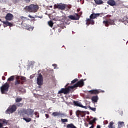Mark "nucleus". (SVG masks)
I'll use <instances>...</instances> for the list:
<instances>
[{"label":"nucleus","instance_id":"4","mask_svg":"<svg viewBox=\"0 0 128 128\" xmlns=\"http://www.w3.org/2000/svg\"><path fill=\"white\" fill-rule=\"evenodd\" d=\"M16 110H18V107L15 104L10 106L8 109L6 110V114H14V112H16Z\"/></svg>","mask_w":128,"mask_h":128},{"label":"nucleus","instance_id":"41","mask_svg":"<svg viewBox=\"0 0 128 128\" xmlns=\"http://www.w3.org/2000/svg\"><path fill=\"white\" fill-rule=\"evenodd\" d=\"M28 18H34V17L32 16V15H29Z\"/></svg>","mask_w":128,"mask_h":128},{"label":"nucleus","instance_id":"1","mask_svg":"<svg viewBox=\"0 0 128 128\" xmlns=\"http://www.w3.org/2000/svg\"><path fill=\"white\" fill-rule=\"evenodd\" d=\"M20 19L19 20L20 22H22L20 26L23 28H26L27 30H34V28L28 26V25L24 24L25 22L28 20V18L24 16H21Z\"/></svg>","mask_w":128,"mask_h":128},{"label":"nucleus","instance_id":"2","mask_svg":"<svg viewBox=\"0 0 128 128\" xmlns=\"http://www.w3.org/2000/svg\"><path fill=\"white\" fill-rule=\"evenodd\" d=\"M100 16V14H91V16H90V19H87L86 22V26H88L90 24H92V26H94V24L95 22L94 20H96V18H98Z\"/></svg>","mask_w":128,"mask_h":128},{"label":"nucleus","instance_id":"24","mask_svg":"<svg viewBox=\"0 0 128 128\" xmlns=\"http://www.w3.org/2000/svg\"><path fill=\"white\" fill-rule=\"evenodd\" d=\"M77 88V87L75 84L74 86H69L68 88H67L69 89V94L70 92V90H74V88Z\"/></svg>","mask_w":128,"mask_h":128},{"label":"nucleus","instance_id":"30","mask_svg":"<svg viewBox=\"0 0 128 128\" xmlns=\"http://www.w3.org/2000/svg\"><path fill=\"white\" fill-rule=\"evenodd\" d=\"M22 102V98H17L16 100V102Z\"/></svg>","mask_w":128,"mask_h":128},{"label":"nucleus","instance_id":"43","mask_svg":"<svg viewBox=\"0 0 128 128\" xmlns=\"http://www.w3.org/2000/svg\"><path fill=\"white\" fill-rule=\"evenodd\" d=\"M46 118H50V116L48 114H46Z\"/></svg>","mask_w":128,"mask_h":128},{"label":"nucleus","instance_id":"52","mask_svg":"<svg viewBox=\"0 0 128 128\" xmlns=\"http://www.w3.org/2000/svg\"><path fill=\"white\" fill-rule=\"evenodd\" d=\"M53 66H56V64H53Z\"/></svg>","mask_w":128,"mask_h":128},{"label":"nucleus","instance_id":"6","mask_svg":"<svg viewBox=\"0 0 128 128\" xmlns=\"http://www.w3.org/2000/svg\"><path fill=\"white\" fill-rule=\"evenodd\" d=\"M10 90V84L6 82L1 87V92L2 94H4L6 92H8Z\"/></svg>","mask_w":128,"mask_h":128},{"label":"nucleus","instance_id":"42","mask_svg":"<svg viewBox=\"0 0 128 128\" xmlns=\"http://www.w3.org/2000/svg\"><path fill=\"white\" fill-rule=\"evenodd\" d=\"M34 114H35V116H39V115H40V114H38V112H36L34 113Z\"/></svg>","mask_w":128,"mask_h":128},{"label":"nucleus","instance_id":"32","mask_svg":"<svg viewBox=\"0 0 128 128\" xmlns=\"http://www.w3.org/2000/svg\"><path fill=\"white\" fill-rule=\"evenodd\" d=\"M82 114V112L80 111V110H78L76 112V115L77 116L78 118V116H80Z\"/></svg>","mask_w":128,"mask_h":128},{"label":"nucleus","instance_id":"11","mask_svg":"<svg viewBox=\"0 0 128 128\" xmlns=\"http://www.w3.org/2000/svg\"><path fill=\"white\" fill-rule=\"evenodd\" d=\"M52 116H58V118H64L66 116V114H62L61 112H55L52 114Z\"/></svg>","mask_w":128,"mask_h":128},{"label":"nucleus","instance_id":"34","mask_svg":"<svg viewBox=\"0 0 128 128\" xmlns=\"http://www.w3.org/2000/svg\"><path fill=\"white\" fill-rule=\"evenodd\" d=\"M78 82V78H76V79L74 80H72V84H76V82Z\"/></svg>","mask_w":128,"mask_h":128},{"label":"nucleus","instance_id":"56","mask_svg":"<svg viewBox=\"0 0 128 128\" xmlns=\"http://www.w3.org/2000/svg\"><path fill=\"white\" fill-rule=\"evenodd\" d=\"M50 8H52V6H50Z\"/></svg>","mask_w":128,"mask_h":128},{"label":"nucleus","instance_id":"20","mask_svg":"<svg viewBox=\"0 0 128 128\" xmlns=\"http://www.w3.org/2000/svg\"><path fill=\"white\" fill-rule=\"evenodd\" d=\"M124 126H126L124 122H118V128H122Z\"/></svg>","mask_w":128,"mask_h":128},{"label":"nucleus","instance_id":"54","mask_svg":"<svg viewBox=\"0 0 128 128\" xmlns=\"http://www.w3.org/2000/svg\"><path fill=\"white\" fill-rule=\"evenodd\" d=\"M0 22H2V20H1V19H0Z\"/></svg>","mask_w":128,"mask_h":128},{"label":"nucleus","instance_id":"29","mask_svg":"<svg viewBox=\"0 0 128 128\" xmlns=\"http://www.w3.org/2000/svg\"><path fill=\"white\" fill-rule=\"evenodd\" d=\"M24 120H25V122H30V121L32 120V118H23Z\"/></svg>","mask_w":128,"mask_h":128},{"label":"nucleus","instance_id":"38","mask_svg":"<svg viewBox=\"0 0 128 128\" xmlns=\"http://www.w3.org/2000/svg\"><path fill=\"white\" fill-rule=\"evenodd\" d=\"M24 2H26V4H30V0H24Z\"/></svg>","mask_w":128,"mask_h":128},{"label":"nucleus","instance_id":"5","mask_svg":"<svg viewBox=\"0 0 128 128\" xmlns=\"http://www.w3.org/2000/svg\"><path fill=\"white\" fill-rule=\"evenodd\" d=\"M114 22V20H112L110 18L106 19L103 22L106 28H108L110 26H114V24H116Z\"/></svg>","mask_w":128,"mask_h":128},{"label":"nucleus","instance_id":"7","mask_svg":"<svg viewBox=\"0 0 128 128\" xmlns=\"http://www.w3.org/2000/svg\"><path fill=\"white\" fill-rule=\"evenodd\" d=\"M24 112L27 116H30V118H34V110L32 109H28L24 110Z\"/></svg>","mask_w":128,"mask_h":128},{"label":"nucleus","instance_id":"47","mask_svg":"<svg viewBox=\"0 0 128 128\" xmlns=\"http://www.w3.org/2000/svg\"><path fill=\"white\" fill-rule=\"evenodd\" d=\"M85 126H86V128H88V124H86V123H85Z\"/></svg>","mask_w":128,"mask_h":128},{"label":"nucleus","instance_id":"28","mask_svg":"<svg viewBox=\"0 0 128 128\" xmlns=\"http://www.w3.org/2000/svg\"><path fill=\"white\" fill-rule=\"evenodd\" d=\"M14 76H12L8 79V82H14Z\"/></svg>","mask_w":128,"mask_h":128},{"label":"nucleus","instance_id":"25","mask_svg":"<svg viewBox=\"0 0 128 128\" xmlns=\"http://www.w3.org/2000/svg\"><path fill=\"white\" fill-rule=\"evenodd\" d=\"M96 119H94L92 120H90L89 122V124H90V126H94V124H96Z\"/></svg>","mask_w":128,"mask_h":128},{"label":"nucleus","instance_id":"26","mask_svg":"<svg viewBox=\"0 0 128 128\" xmlns=\"http://www.w3.org/2000/svg\"><path fill=\"white\" fill-rule=\"evenodd\" d=\"M67 128H76L74 124H68L67 125Z\"/></svg>","mask_w":128,"mask_h":128},{"label":"nucleus","instance_id":"51","mask_svg":"<svg viewBox=\"0 0 128 128\" xmlns=\"http://www.w3.org/2000/svg\"><path fill=\"white\" fill-rule=\"evenodd\" d=\"M36 118H40V115L37 116Z\"/></svg>","mask_w":128,"mask_h":128},{"label":"nucleus","instance_id":"23","mask_svg":"<svg viewBox=\"0 0 128 128\" xmlns=\"http://www.w3.org/2000/svg\"><path fill=\"white\" fill-rule=\"evenodd\" d=\"M16 80H22V82H24V81L26 80V77H20V76H18L16 78Z\"/></svg>","mask_w":128,"mask_h":128},{"label":"nucleus","instance_id":"36","mask_svg":"<svg viewBox=\"0 0 128 128\" xmlns=\"http://www.w3.org/2000/svg\"><path fill=\"white\" fill-rule=\"evenodd\" d=\"M2 122L4 124H8V122L6 120H2Z\"/></svg>","mask_w":128,"mask_h":128},{"label":"nucleus","instance_id":"8","mask_svg":"<svg viewBox=\"0 0 128 128\" xmlns=\"http://www.w3.org/2000/svg\"><path fill=\"white\" fill-rule=\"evenodd\" d=\"M55 8H58V10H64L66 8V4H57L54 5Z\"/></svg>","mask_w":128,"mask_h":128},{"label":"nucleus","instance_id":"37","mask_svg":"<svg viewBox=\"0 0 128 128\" xmlns=\"http://www.w3.org/2000/svg\"><path fill=\"white\" fill-rule=\"evenodd\" d=\"M90 128H94V125H92ZM97 128H102L100 127V126L98 125L97 126Z\"/></svg>","mask_w":128,"mask_h":128},{"label":"nucleus","instance_id":"18","mask_svg":"<svg viewBox=\"0 0 128 128\" xmlns=\"http://www.w3.org/2000/svg\"><path fill=\"white\" fill-rule=\"evenodd\" d=\"M107 4H109V6H116V2L114 0H109Z\"/></svg>","mask_w":128,"mask_h":128},{"label":"nucleus","instance_id":"3","mask_svg":"<svg viewBox=\"0 0 128 128\" xmlns=\"http://www.w3.org/2000/svg\"><path fill=\"white\" fill-rule=\"evenodd\" d=\"M26 10H28L30 12H38V10H40V6L38 5L31 4L30 6H26Z\"/></svg>","mask_w":128,"mask_h":128},{"label":"nucleus","instance_id":"39","mask_svg":"<svg viewBox=\"0 0 128 128\" xmlns=\"http://www.w3.org/2000/svg\"><path fill=\"white\" fill-rule=\"evenodd\" d=\"M4 128V124L2 123H0V128Z\"/></svg>","mask_w":128,"mask_h":128},{"label":"nucleus","instance_id":"55","mask_svg":"<svg viewBox=\"0 0 128 128\" xmlns=\"http://www.w3.org/2000/svg\"><path fill=\"white\" fill-rule=\"evenodd\" d=\"M36 18H38V16H36Z\"/></svg>","mask_w":128,"mask_h":128},{"label":"nucleus","instance_id":"17","mask_svg":"<svg viewBox=\"0 0 128 128\" xmlns=\"http://www.w3.org/2000/svg\"><path fill=\"white\" fill-rule=\"evenodd\" d=\"M88 92L89 94H100V92H102L100 90H92L88 91Z\"/></svg>","mask_w":128,"mask_h":128},{"label":"nucleus","instance_id":"31","mask_svg":"<svg viewBox=\"0 0 128 128\" xmlns=\"http://www.w3.org/2000/svg\"><path fill=\"white\" fill-rule=\"evenodd\" d=\"M61 122L63 124H64V122H68V119H62Z\"/></svg>","mask_w":128,"mask_h":128},{"label":"nucleus","instance_id":"40","mask_svg":"<svg viewBox=\"0 0 128 128\" xmlns=\"http://www.w3.org/2000/svg\"><path fill=\"white\" fill-rule=\"evenodd\" d=\"M23 106L22 104L20 103L18 104V106Z\"/></svg>","mask_w":128,"mask_h":128},{"label":"nucleus","instance_id":"12","mask_svg":"<svg viewBox=\"0 0 128 128\" xmlns=\"http://www.w3.org/2000/svg\"><path fill=\"white\" fill-rule=\"evenodd\" d=\"M58 94H70V89L68 88H62L60 91L58 92Z\"/></svg>","mask_w":128,"mask_h":128},{"label":"nucleus","instance_id":"27","mask_svg":"<svg viewBox=\"0 0 128 128\" xmlns=\"http://www.w3.org/2000/svg\"><path fill=\"white\" fill-rule=\"evenodd\" d=\"M114 122H110V125L108 126V128H116V127L114 126Z\"/></svg>","mask_w":128,"mask_h":128},{"label":"nucleus","instance_id":"19","mask_svg":"<svg viewBox=\"0 0 128 128\" xmlns=\"http://www.w3.org/2000/svg\"><path fill=\"white\" fill-rule=\"evenodd\" d=\"M98 96H94L92 97V102L96 103V102H98Z\"/></svg>","mask_w":128,"mask_h":128},{"label":"nucleus","instance_id":"44","mask_svg":"<svg viewBox=\"0 0 128 128\" xmlns=\"http://www.w3.org/2000/svg\"><path fill=\"white\" fill-rule=\"evenodd\" d=\"M70 116H72V110L70 111Z\"/></svg>","mask_w":128,"mask_h":128},{"label":"nucleus","instance_id":"21","mask_svg":"<svg viewBox=\"0 0 128 128\" xmlns=\"http://www.w3.org/2000/svg\"><path fill=\"white\" fill-rule=\"evenodd\" d=\"M95 4L98 6H100L104 4V2L102 0H94Z\"/></svg>","mask_w":128,"mask_h":128},{"label":"nucleus","instance_id":"15","mask_svg":"<svg viewBox=\"0 0 128 128\" xmlns=\"http://www.w3.org/2000/svg\"><path fill=\"white\" fill-rule=\"evenodd\" d=\"M74 104L76 106H78L79 108H85L86 110H88V107L82 106L78 102L74 101Z\"/></svg>","mask_w":128,"mask_h":128},{"label":"nucleus","instance_id":"10","mask_svg":"<svg viewBox=\"0 0 128 128\" xmlns=\"http://www.w3.org/2000/svg\"><path fill=\"white\" fill-rule=\"evenodd\" d=\"M68 18H70V20H79L80 17V15H78V14H76L74 16H68Z\"/></svg>","mask_w":128,"mask_h":128},{"label":"nucleus","instance_id":"46","mask_svg":"<svg viewBox=\"0 0 128 128\" xmlns=\"http://www.w3.org/2000/svg\"><path fill=\"white\" fill-rule=\"evenodd\" d=\"M2 80H6V77L2 76Z\"/></svg>","mask_w":128,"mask_h":128},{"label":"nucleus","instance_id":"35","mask_svg":"<svg viewBox=\"0 0 128 128\" xmlns=\"http://www.w3.org/2000/svg\"><path fill=\"white\" fill-rule=\"evenodd\" d=\"M90 110H92V112H96V108H92L90 106L89 107Z\"/></svg>","mask_w":128,"mask_h":128},{"label":"nucleus","instance_id":"14","mask_svg":"<svg viewBox=\"0 0 128 128\" xmlns=\"http://www.w3.org/2000/svg\"><path fill=\"white\" fill-rule=\"evenodd\" d=\"M14 15H12V14H8L5 17V18L6 20L8 21V22H10L12 20H14Z\"/></svg>","mask_w":128,"mask_h":128},{"label":"nucleus","instance_id":"13","mask_svg":"<svg viewBox=\"0 0 128 128\" xmlns=\"http://www.w3.org/2000/svg\"><path fill=\"white\" fill-rule=\"evenodd\" d=\"M2 22L4 24L3 25L4 28H8V26H10V28H12V26H14V24L12 23H10L8 21Z\"/></svg>","mask_w":128,"mask_h":128},{"label":"nucleus","instance_id":"49","mask_svg":"<svg viewBox=\"0 0 128 128\" xmlns=\"http://www.w3.org/2000/svg\"><path fill=\"white\" fill-rule=\"evenodd\" d=\"M58 32H62V30H60V29H58Z\"/></svg>","mask_w":128,"mask_h":128},{"label":"nucleus","instance_id":"45","mask_svg":"<svg viewBox=\"0 0 128 128\" xmlns=\"http://www.w3.org/2000/svg\"><path fill=\"white\" fill-rule=\"evenodd\" d=\"M104 124H108V120H106L104 122Z\"/></svg>","mask_w":128,"mask_h":128},{"label":"nucleus","instance_id":"48","mask_svg":"<svg viewBox=\"0 0 128 128\" xmlns=\"http://www.w3.org/2000/svg\"><path fill=\"white\" fill-rule=\"evenodd\" d=\"M106 18H112V16H110V15H108V16H106Z\"/></svg>","mask_w":128,"mask_h":128},{"label":"nucleus","instance_id":"16","mask_svg":"<svg viewBox=\"0 0 128 128\" xmlns=\"http://www.w3.org/2000/svg\"><path fill=\"white\" fill-rule=\"evenodd\" d=\"M75 84L76 88H82V86H84V80H82Z\"/></svg>","mask_w":128,"mask_h":128},{"label":"nucleus","instance_id":"9","mask_svg":"<svg viewBox=\"0 0 128 128\" xmlns=\"http://www.w3.org/2000/svg\"><path fill=\"white\" fill-rule=\"evenodd\" d=\"M37 84L38 86H42L44 84V77L42 74H39L37 79Z\"/></svg>","mask_w":128,"mask_h":128},{"label":"nucleus","instance_id":"53","mask_svg":"<svg viewBox=\"0 0 128 128\" xmlns=\"http://www.w3.org/2000/svg\"><path fill=\"white\" fill-rule=\"evenodd\" d=\"M39 18H42V17H38Z\"/></svg>","mask_w":128,"mask_h":128},{"label":"nucleus","instance_id":"22","mask_svg":"<svg viewBox=\"0 0 128 128\" xmlns=\"http://www.w3.org/2000/svg\"><path fill=\"white\" fill-rule=\"evenodd\" d=\"M18 84H24V82H22L20 80H16L15 82V86H18Z\"/></svg>","mask_w":128,"mask_h":128},{"label":"nucleus","instance_id":"50","mask_svg":"<svg viewBox=\"0 0 128 128\" xmlns=\"http://www.w3.org/2000/svg\"><path fill=\"white\" fill-rule=\"evenodd\" d=\"M77 12H80V10H77Z\"/></svg>","mask_w":128,"mask_h":128},{"label":"nucleus","instance_id":"33","mask_svg":"<svg viewBox=\"0 0 128 128\" xmlns=\"http://www.w3.org/2000/svg\"><path fill=\"white\" fill-rule=\"evenodd\" d=\"M48 24L51 28H52L54 26V22H52V21L49 22Z\"/></svg>","mask_w":128,"mask_h":128}]
</instances>
